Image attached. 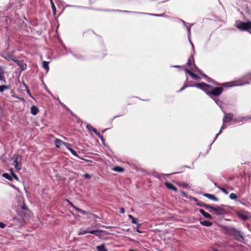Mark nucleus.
<instances>
[{
	"label": "nucleus",
	"instance_id": "obj_10",
	"mask_svg": "<svg viewBox=\"0 0 251 251\" xmlns=\"http://www.w3.org/2000/svg\"><path fill=\"white\" fill-rule=\"evenodd\" d=\"M213 212L217 215H222L225 212L224 209L221 206L215 207L213 208Z\"/></svg>",
	"mask_w": 251,
	"mask_h": 251
},
{
	"label": "nucleus",
	"instance_id": "obj_44",
	"mask_svg": "<svg viewBox=\"0 0 251 251\" xmlns=\"http://www.w3.org/2000/svg\"><path fill=\"white\" fill-rule=\"evenodd\" d=\"M6 59L7 60H12V59H13V58H11V57H10L9 56H8L7 57H6Z\"/></svg>",
	"mask_w": 251,
	"mask_h": 251
},
{
	"label": "nucleus",
	"instance_id": "obj_20",
	"mask_svg": "<svg viewBox=\"0 0 251 251\" xmlns=\"http://www.w3.org/2000/svg\"><path fill=\"white\" fill-rule=\"evenodd\" d=\"M96 248L98 251H107V249L105 248L104 244H102L100 246H97Z\"/></svg>",
	"mask_w": 251,
	"mask_h": 251
},
{
	"label": "nucleus",
	"instance_id": "obj_2",
	"mask_svg": "<svg viewBox=\"0 0 251 251\" xmlns=\"http://www.w3.org/2000/svg\"><path fill=\"white\" fill-rule=\"evenodd\" d=\"M235 26L241 31H249L251 28V22L244 23L238 20L235 23Z\"/></svg>",
	"mask_w": 251,
	"mask_h": 251
},
{
	"label": "nucleus",
	"instance_id": "obj_50",
	"mask_svg": "<svg viewBox=\"0 0 251 251\" xmlns=\"http://www.w3.org/2000/svg\"><path fill=\"white\" fill-rule=\"evenodd\" d=\"M174 67L180 68V67H179V66H175Z\"/></svg>",
	"mask_w": 251,
	"mask_h": 251
},
{
	"label": "nucleus",
	"instance_id": "obj_18",
	"mask_svg": "<svg viewBox=\"0 0 251 251\" xmlns=\"http://www.w3.org/2000/svg\"><path fill=\"white\" fill-rule=\"evenodd\" d=\"M200 223L204 226L209 227L212 225V223L208 221L204 220L200 222Z\"/></svg>",
	"mask_w": 251,
	"mask_h": 251
},
{
	"label": "nucleus",
	"instance_id": "obj_11",
	"mask_svg": "<svg viewBox=\"0 0 251 251\" xmlns=\"http://www.w3.org/2000/svg\"><path fill=\"white\" fill-rule=\"evenodd\" d=\"M185 71L186 74H189L193 78L195 79H199L200 78V77L196 75H195L194 73H193L192 71H190L187 68H185Z\"/></svg>",
	"mask_w": 251,
	"mask_h": 251
},
{
	"label": "nucleus",
	"instance_id": "obj_5",
	"mask_svg": "<svg viewBox=\"0 0 251 251\" xmlns=\"http://www.w3.org/2000/svg\"><path fill=\"white\" fill-rule=\"evenodd\" d=\"M243 79H246V81L242 82L239 83H236L232 86H240V85H243L245 84H247L249 83V80H251V72L247 74L245 77L243 78Z\"/></svg>",
	"mask_w": 251,
	"mask_h": 251
},
{
	"label": "nucleus",
	"instance_id": "obj_29",
	"mask_svg": "<svg viewBox=\"0 0 251 251\" xmlns=\"http://www.w3.org/2000/svg\"><path fill=\"white\" fill-rule=\"evenodd\" d=\"M10 173H11V174L12 175V176H13V177L17 180H18L19 178H18V177L14 173V172H13V170L12 169H11L10 170Z\"/></svg>",
	"mask_w": 251,
	"mask_h": 251
},
{
	"label": "nucleus",
	"instance_id": "obj_41",
	"mask_svg": "<svg viewBox=\"0 0 251 251\" xmlns=\"http://www.w3.org/2000/svg\"><path fill=\"white\" fill-rule=\"evenodd\" d=\"M84 176L86 178H90L91 177L90 175H89L88 174H84Z\"/></svg>",
	"mask_w": 251,
	"mask_h": 251
},
{
	"label": "nucleus",
	"instance_id": "obj_8",
	"mask_svg": "<svg viewBox=\"0 0 251 251\" xmlns=\"http://www.w3.org/2000/svg\"><path fill=\"white\" fill-rule=\"evenodd\" d=\"M236 213L237 216L243 221H246L249 219L248 216L245 213L240 212H237Z\"/></svg>",
	"mask_w": 251,
	"mask_h": 251
},
{
	"label": "nucleus",
	"instance_id": "obj_43",
	"mask_svg": "<svg viewBox=\"0 0 251 251\" xmlns=\"http://www.w3.org/2000/svg\"><path fill=\"white\" fill-rule=\"evenodd\" d=\"M151 15L154 16H163V14H151Z\"/></svg>",
	"mask_w": 251,
	"mask_h": 251
},
{
	"label": "nucleus",
	"instance_id": "obj_42",
	"mask_svg": "<svg viewBox=\"0 0 251 251\" xmlns=\"http://www.w3.org/2000/svg\"><path fill=\"white\" fill-rule=\"evenodd\" d=\"M125 211L124 208H120V213H125Z\"/></svg>",
	"mask_w": 251,
	"mask_h": 251
},
{
	"label": "nucleus",
	"instance_id": "obj_7",
	"mask_svg": "<svg viewBox=\"0 0 251 251\" xmlns=\"http://www.w3.org/2000/svg\"><path fill=\"white\" fill-rule=\"evenodd\" d=\"M86 128L90 131H93L100 139H102V136L100 135V133L98 132L97 130L95 128H93L91 125L89 124H87Z\"/></svg>",
	"mask_w": 251,
	"mask_h": 251
},
{
	"label": "nucleus",
	"instance_id": "obj_22",
	"mask_svg": "<svg viewBox=\"0 0 251 251\" xmlns=\"http://www.w3.org/2000/svg\"><path fill=\"white\" fill-rule=\"evenodd\" d=\"M251 119V116H246L244 117H241L239 120H237V122L239 123L240 122H245L247 121L248 120Z\"/></svg>",
	"mask_w": 251,
	"mask_h": 251
},
{
	"label": "nucleus",
	"instance_id": "obj_27",
	"mask_svg": "<svg viewBox=\"0 0 251 251\" xmlns=\"http://www.w3.org/2000/svg\"><path fill=\"white\" fill-rule=\"evenodd\" d=\"M194 61V57L191 56L188 59L187 64L188 66H190L192 64V62Z\"/></svg>",
	"mask_w": 251,
	"mask_h": 251
},
{
	"label": "nucleus",
	"instance_id": "obj_40",
	"mask_svg": "<svg viewBox=\"0 0 251 251\" xmlns=\"http://www.w3.org/2000/svg\"><path fill=\"white\" fill-rule=\"evenodd\" d=\"M5 226V225L3 223H0V228H3Z\"/></svg>",
	"mask_w": 251,
	"mask_h": 251
},
{
	"label": "nucleus",
	"instance_id": "obj_16",
	"mask_svg": "<svg viewBox=\"0 0 251 251\" xmlns=\"http://www.w3.org/2000/svg\"><path fill=\"white\" fill-rule=\"evenodd\" d=\"M54 142L55 143V146L56 148H59L60 146L63 145V143L65 142L62 141L59 139L56 138L54 140Z\"/></svg>",
	"mask_w": 251,
	"mask_h": 251
},
{
	"label": "nucleus",
	"instance_id": "obj_17",
	"mask_svg": "<svg viewBox=\"0 0 251 251\" xmlns=\"http://www.w3.org/2000/svg\"><path fill=\"white\" fill-rule=\"evenodd\" d=\"M165 185L166 186V187L169 189H170V190H173L174 191H176V187H175L172 183H169V182H166L165 183Z\"/></svg>",
	"mask_w": 251,
	"mask_h": 251
},
{
	"label": "nucleus",
	"instance_id": "obj_19",
	"mask_svg": "<svg viewBox=\"0 0 251 251\" xmlns=\"http://www.w3.org/2000/svg\"><path fill=\"white\" fill-rule=\"evenodd\" d=\"M4 70L1 67H0V80L5 81Z\"/></svg>",
	"mask_w": 251,
	"mask_h": 251
},
{
	"label": "nucleus",
	"instance_id": "obj_49",
	"mask_svg": "<svg viewBox=\"0 0 251 251\" xmlns=\"http://www.w3.org/2000/svg\"><path fill=\"white\" fill-rule=\"evenodd\" d=\"M189 41H190V40H189ZM190 42H191V41H190ZM190 43H191V44L192 45V48L194 49V47L193 44L191 42H190Z\"/></svg>",
	"mask_w": 251,
	"mask_h": 251
},
{
	"label": "nucleus",
	"instance_id": "obj_52",
	"mask_svg": "<svg viewBox=\"0 0 251 251\" xmlns=\"http://www.w3.org/2000/svg\"><path fill=\"white\" fill-rule=\"evenodd\" d=\"M64 139H66V138L65 137H63Z\"/></svg>",
	"mask_w": 251,
	"mask_h": 251
},
{
	"label": "nucleus",
	"instance_id": "obj_4",
	"mask_svg": "<svg viewBox=\"0 0 251 251\" xmlns=\"http://www.w3.org/2000/svg\"><path fill=\"white\" fill-rule=\"evenodd\" d=\"M13 159L14 160L13 165L17 171H19L22 168V164L21 163V157L20 156L15 155L13 156Z\"/></svg>",
	"mask_w": 251,
	"mask_h": 251
},
{
	"label": "nucleus",
	"instance_id": "obj_31",
	"mask_svg": "<svg viewBox=\"0 0 251 251\" xmlns=\"http://www.w3.org/2000/svg\"><path fill=\"white\" fill-rule=\"evenodd\" d=\"M128 217L132 220V221L131 222L133 224H138L139 225V224L137 223V221H136V220L134 219V218L131 215H128Z\"/></svg>",
	"mask_w": 251,
	"mask_h": 251
},
{
	"label": "nucleus",
	"instance_id": "obj_51",
	"mask_svg": "<svg viewBox=\"0 0 251 251\" xmlns=\"http://www.w3.org/2000/svg\"><path fill=\"white\" fill-rule=\"evenodd\" d=\"M124 12H128V11H124Z\"/></svg>",
	"mask_w": 251,
	"mask_h": 251
},
{
	"label": "nucleus",
	"instance_id": "obj_46",
	"mask_svg": "<svg viewBox=\"0 0 251 251\" xmlns=\"http://www.w3.org/2000/svg\"><path fill=\"white\" fill-rule=\"evenodd\" d=\"M214 101L218 105H219V101L217 99H214Z\"/></svg>",
	"mask_w": 251,
	"mask_h": 251
},
{
	"label": "nucleus",
	"instance_id": "obj_15",
	"mask_svg": "<svg viewBox=\"0 0 251 251\" xmlns=\"http://www.w3.org/2000/svg\"><path fill=\"white\" fill-rule=\"evenodd\" d=\"M203 196L207 197V198L213 200L214 201H217L218 199L215 197L213 195L209 194H204Z\"/></svg>",
	"mask_w": 251,
	"mask_h": 251
},
{
	"label": "nucleus",
	"instance_id": "obj_23",
	"mask_svg": "<svg viewBox=\"0 0 251 251\" xmlns=\"http://www.w3.org/2000/svg\"><path fill=\"white\" fill-rule=\"evenodd\" d=\"M89 232H90V231L81 229L79 231L78 235H84V234L88 233H89Z\"/></svg>",
	"mask_w": 251,
	"mask_h": 251
},
{
	"label": "nucleus",
	"instance_id": "obj_3",
	"mask_svg": "<svg viewBox=\"0 0 251 251\" xmlns=\"http://www.w3.org/2000/svg\"><path fill=\"white\" fill-rule=\"evenodd\" d=\"M232 118H233V115L231 113H226V114H225V117H224V118L223 119V125L222 126L219 132L216 135L215 139H216V138L217 137V136L221 133L222 130L224 129L225 128V127L224 126L225 123H228V122H230L232 120Z\"/></svg>",
	"mask_w": 251,
	"mask_h": 251
},
{
	"label": "nucleus",
	"instance_id": "obj_32",
	"mask_svg": "<svg viewBox=\"0 0 251 251\" xmlns=\"http://www.w3.org/2000/svg\"><path fill=\"white\" fill-rule=\"evenodd\" d=\"M75 209H76V210L78 212H79V213H81V214H85L86 213V212L85 211H84V210H82V209H79V208H75Z\"/></svg>",
	"mask_w": 251,
	"mask_h": 251
},
{
	"label": "nucleus",
	"instance_id": "obj_26",
	"mask_svg": "<svg viewBox=\"0 0 251 251\" xmlns=\"http://www.w3.org/2000/svg\"><path fill=\"white\" fill-rule=\"evenodd\" d=\"M8 89V86L7 85H1L0 86V92H2L5 90H7Z\"/></svg>",
	"mask_w": 251,
	"mask_h": 251
},
{
	"label": "nucleus",
	"instance_id": "obj_30",
	"mask_svg": "<svg viewBox=\"0 0 251 251\" xmlns=\"http://www.w3.org/2000/svg\"><path fill=\"white\" fill-rule=\"evenodd\" d=\"M50 0V3H51V8H52V11H53V12L54 13V14L56 13V8H55V6L52 1V0Z\"/></svg>",
	"mask_w": 251,
	"mask_h": 251
},
{
	"label": "nucleus",
	"instance_id": "obj_25",
	"mask_svg": "<svg viewBox=\"0 0 251 251\" xmlns=\"http://www.w3.org/2000/svg\"><path fill=\"white\" fill-rule=\"evenodd\" d=\"M189 70L192 72L194 71V72H200L199 69L195 65H194L192 67H190Z\"/></svg>",
	"mask_w": 251,
	"mask_h": 251
},
{
	"label": "nucleus",
	"instance_id": "obj_24",
	"mask_svg": "<svg viewBox=\"0 0 251 251\" xmlns=\"http://www.w3.org/2000/svg\"><path fill=\"white\" fill-rule=\"evenodd\" d=\"M113 170L117 172H122L124 171V169L122 167L116 166L113 169Z\"/></svg>",
	"mask_w": 251,
	"mask_h": 251
},
{
	"label": "nucleus",
	"instance_id": "obj_37",
	"mask_svg": "<svg viewBox=\"0 0 251 251\" xmlns=\"http://www.w3.org/2000/svg\"><path fill=\"white\" fill-rule=\"evenodd\" d=\"M2 176L9 180H11V177L8 174L5 173L2 175Z\"/></svg>",
	"mask_w": 251,
	"mask_h": 251
},
{
	"label": "nucleus",
	"instance_id": "obj_35",
	"mask_svg": "<svg viewBox=\"0 0 251 251\" xmlns=\"http://www.w3.org/2000/svg\"><path fill=\"white\" fill-rule=\"evenodd\" d=\"M69 151L72 153V154L75 156H78V155L77 154V153L74 150H73L72 149H69Z\"/></svg>",
	"mask_w": 251,
	"mask_h": 251
},
{
	"label": "nucleus",
	"instance_id": "obj_48",
	"mask_svg": "<svg viewBox=\"0 0 251 251\" xmlns=\"http://www.w3.org/2000/svg\"><path fill=\"white\" fill-rule=\"evenodd\" d=\"M249 10L248 8H246V12H249Z\"/></svg>",
	"mask_w": 251,
	"mask_h": 251
},
{
	"label": "nucleus",
	"instance_id": "obj_1",
	"mask_svg": "<svg viewBox=\"0 0 251 251\" xmlns=\"http://www.w3.org/2000/svg\"><path fill=\"white\" fill-rule=\"evenodd\" d=\"M195 86L205 92V93L211 98H212L213 96H220L223 91V88L222 87L213 88L202 82L196 84Z\"/></svg>",
	"mask_w": 251,
	"mask_h": 251
},
{
	"label": "nucleus",
	"instance_id": "obj_47",
	"mask_svg": "<svg viewBox=\"0 0 251 251\" xmlns=\"http://www.w3.org/2000/svg\"><path fill=\"white\" fill-rule=\"evenodd\" d=\"M136 231L138 232H140V231H139V229H138V227H137L136 228Z\"/></svg>",
	"mask_w": 251,
	"mask_h": 251
},
{
	"label": "nucleus",
	"instance_id": "obj_12",
	"mask_svg": "<svg viewBox=\"0 0 251 251\" xmlns=\"http://www.w3.org/2000/svg\"><path fill=\"white\" fill-rule=\"evenodd\" d=\"M199 212L204 217L211 219L212 216L208 213L206 212L204 210L201 209L199 210Z\"/></svg>",
	"mask_w": 251,
	"mask_h": 251
},
{
	"label": "nucleus",
	"instance_id": "obj_33",
	"mask_svg": "<svg viewBox=\"0 0 251 251\" xmlns=\"http://www.w3.org/2000/svg\"><path fill=\"white\" fill-rule=\"evenodd\" d=\"M218 188H219L221 191H222L223 193H224L225 194H226V195L228 194V191H227L225 189H224V188H222V187H219V186H218Z\"/></svg>",
	"mask_w": 251,
	"mask_h": 251
},
{
	"label": "nucleus",
	"instance_id": "obj_6",
	"mask_svg": "<svg viewBox=\"0 0 251 251\" xmlns=\"http://www.w3.org/2000/svg\"><path fill=\"white\" fill-rule=\"evenodd\" d=\"M227 232L231 234L234 235L235 236H236V238L237 239L238 238V237H242L241 235L240 232L234 228H231L230 229H228L227 230Z\"/></svg>",
	"mask_w": 251,
	"mask_h": 251
},
{
	"label": "nucleus",
	"instance_id": "obj_21",
	"mask_svg": "<svg viewBox=\"0 0 251 251\" xmlns=\"http://www.w3.org/2000/svg\"><path fill=\"white\" fill-rule=\"evenodd\" d=\"M49 62L47 61H43L42 62L43 67L46 69L47 72H48L49 70Z\"/></svg>",
	"mask_w": 251,
	"mask_h": 251
},
{
	"label": "nucleus",
	"instance_id": "obj_9",
	"mask_svg": "<svg viewBox=\"0 0 251 251\" xmlns=\"http://www.w3.org/2000/svg\"><path fill=\"white\" fill-rule=\"evenodd\" d=\"M12 61L15 62L18 66H19L22 70H24L26 68V65L22 61L16 59H12Z\"/></svg>",
	"mask_w": 251,
	"mask_h": 251
},
{
	"label": "nucleus",
	"instance_id": "obj_28",
	"mask_svg": "<svg viewBox=\"0 0 251 251\" xmlns=\"http://www.w3.org/2000/svg\"><path fill=\"white\" fill-rule=\"evenodd\" d=\"M229 198L231 200H236L237 198V195L235 193H231L229 195Z\"/></svg>",
	"mask_w": 251,
	"mask_h": 251
},
{
	"label": "nucleus",
	"instance_id": "obj_13",
	"mask_svg": "<svg viewBox=\"0 0 251 251\" xmlns=\"http://www.w3.org/2000/svg\"><path fill=\"white\" fill-rule=\"evenodd\" d=\"M31 113L33 115H36L39 112V109L37 106L33 105L30 108Z\"/></svg>",
	"mask_w": 251,
	"mask_h": 251
},
{
	"label": "nucleus",
	"instance_id": "obj_14",
	"mask_svg": "<svg viewBox=\"0 0 251 251\" xmlns=\"http://www.w3.org/2000/svg\"><path fill=\"white\" fill-rule=\"evenodd\" d=\"M103 231L102 230H92L90 231L89 233L93 234L100 237L101 236V233Z\"/></svg>",
	"mask_w": 251,
	"mask_h": 251
},
{
	"label": "nucleus",
	"instance_id": "obj_39",
	"mask_svg": "<svg viewBox=\"0 0 251 251\" xmlns=\"http://www.w3.org/2000/svg\"><path fill=\"white\" fill-rule=\"evenodd\" d=\"M188 86L186 84H184L183 87L179 90V92L182 91L185 88L187 87Z\"/></svg>",
	"mask_w": 251,
	"mask_h": 251
},
{
	"label": "nucleus",
	"instance_id": "obj_38",
	"mask_svg": "<svg viewBox=\"0 0 251 251\" xmlns=\"http://www.w3.org/2000/svg\"><path fill=\"white\" fill-rule=\"evenodd\" d=\"M202 76L206 79V80L208 81V82H210V81H211V79L209 77H208V76H207L205 75L204 74H203L202 75Z\"/></svg>",
	"mask_w": 251,
	"mask_h": 251
},
{
	"label": "nucleus",
	"instance_id": "obj_34",
	"mask_svg": "<svg viewBox=\"0 0 251 251\" xmlns=\"http://www.w3.org/2000/svg\"><path fill=\"white\" fill-rule=\"evenodd\" d=\"M63 145H64V146L66 147V148H67L69 151V149H72V148H71V145L70 144L68 143H66V142H65V143H63Z\"/></svg>",
	"mask_w": 251,
	"mask_h": 251
},
{
	"label": "nucleus",
	"instance_id": "obj_45",
	"mask_svg": "<svg viewBox=\"0 0 251 251\" xmlns=\"http://www.w3.org/2000/svg\"><path fill=\"white\" fill-rule=\"evenodd\" d=\"M187 29L189 35L190 34V27H187Z\"/></svg>",
	"mask_w": 251,
	"mask_h": 251
},
{
	"label": "nucleus",
	"instance_id": "obj_36",
	"mask_svg": "<svg viewBox=\"0 0 251 251\" xmlns=\"http://www.w3.org/2000/svg\"><path fill=\"white\" fill-rule=\"evenodd\" d=\"M204 207L206 209H211L212 210V211H213V208H215V207H213V206H212L209 205H204Z\"/></svg>",
	"mask_w": 251,
	"mask_h": 251
}]
</instances>
